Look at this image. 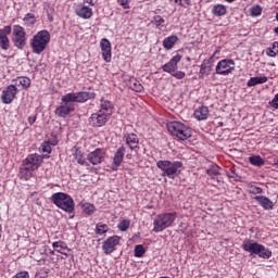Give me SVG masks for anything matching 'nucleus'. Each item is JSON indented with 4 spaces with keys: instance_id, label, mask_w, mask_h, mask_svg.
Masks as SVG:
<instances>
[{
    "instance_id": "nucleus-1",
    "label": "nucleus",
    "mask_w": 278,
    "mask_h": 278,
    "mask_svg": "<svg viewBox=\"0 0 278 278\" xmlns=\"http://www.w3.org/2000/svg\"><path fill=\"white\" fill-rule=\"evenodd\" d=\"M97 97L94 92H72L66 93L61 98L62 104L56 108L55 114L60 118H66L71 112H75V103H86L89 99H94Z\"/></svg>"
},
{
    "instance_id": "nucleus-2",
    "label": "nucleus",
    "mask_w": 278,
    "mask_h": 278,
    "mask_svg": "<svg viewBox=\"0 0 278 278\" xmlns=\"http://www.w3.org/2000/svg\"><path fill=\"white\" fill-rule=\"evenodd\" d=\"M157 168L162 170V177H168V179H175L181 175V168L184 163L180 161H159L156 163Z\"/></svg>"
},
{
    "instance_id": "nucleus-3",
    "label": "nucleus",
    "mask_w": 278,
    "mask_h": 278,
    "mask_svg": "<svg viewBox=\"0 0 278 278\" xmlns=\"http://www.w3.org/2000/svg\"><path fill=\"white\" fill-rule=\"evenodd\" d=\"M51 201L56 207L63 210V212H66L67 214H73V212H75V201L67 193L56 192L52 194Z\"/></svg>"
},
{
    "instance_id": "nucleus-4",
    "label": "nucleus",
    "mask_w": 278,
    "mask_h": 278,
    "mask_svg": "<svg viewBox=\"0 0 278 278\" xmlns=\"http://www.w3.org/2000/svg\"><path fill=\"white\" fill-rule=\"evenodd\" d=\"M242 249L248 253H251V255H258V257H262L263 260H269L273 255L270 250L253 240L243 241Z\"/></svg>"
},
{
    "instance_id": "nucleus-5",
    "label": "nucleus",
    "mask_w": 278,
    "mask_h": 278,
    "mask_svg": "<svg viewBox=\"0 0 278 278\" xmlns=\"http://www.w3.org/2000/svg\"><path fill=\"white\" fill-rule=\"evenodd\" d=\"M51 42V34L48 33V30H40L38 31L30 43V47L33 49V53H36L37 55H40L45 49H47V45Z\"/></svg>"
},
{
    "instance_id": "nucleus-6",
    "label": "nucleus",
    "mask_w": 278,
    "mask_h": 278,
    "mask_svg": "<svg viewBox=\"0 0 278 278\" xmlns=\"http://www.w3.org/2000/svg\"><path fill=\"white\" fill-rule=\"evenodd\" d=\"M167 129L174 138L178 140H188L192 136V130L186 124L180 122H169L167 124Z\"/></svg>"
},
{
    "instance_id": "nucleus-7",
    "label": "nucleus",
    "mask_w": 278,
    "mask_h": 278,
    "mask_svg": "<svg viewBox=\"0 0 278 278\" xmlns=\"http://www.w3.org/2000/svg\"><path fill=\"white\" fill-rule=\"evenodd\" d=\"M177 218V213H163L159 214L153 222V231L155 233H160L164 231V229H168V227L173 226L175 219Z\"/></svg>"
},
{
    "instance_id": "nucleus-8",
    "label": "nucleus",
    "mask_w": 278,
    "mask_h": 278,
    "mask_svg": "<svg viewBox=\"0 0 278 278\" xmlns=\"http://www.w3.org/2000/svg\"><path fill=\"white\" fill-rule=\"evenodd\" d=\"M12 41L14 43V47H16L17 49H25L27 45V34L25 33V28H23V26H13Z\"/></svg>"
},
{
    "instance_id": "nucleus-9",
    "label": "nucleus",
    "mask_w": 278,
    "mask_h": 278,
    "mask_svg": "<svg viewBox=\"0 0 278 278\" xmlns=\"http://www.w3.org/2000/svg\"><path fill=\"white\" fill-rule=\"evenodd\" d=\"M236 70V62L231 59H224L219 61L215 67L217 75H229Z\"/></svg>"
},
{
    "instance_id": "nucleus-10",
    "label": "nucleus",
    "mask_w": 278,
    "mask_h": 278,
    "mask_svg": "<svg viewBox=\"0 0 278 278\" xmlns=\"http://www.w3.org/2000/svg\"><path fill=\"white\" fill-rule=\"evenodd\" d=\"M110 113H104L102 110H99L97 113L91 114L89 123L93 127H103V125L110 121Z\"/></svg>"
},
{
    "instance_id": "nucleus-11",
    "label": "nucleus",
    "mask_w": 278,
    "mask_h": 278,
    "mask_svg": "<svg viewBox=\"0 0 278 278\" xmlns=\"http://www.w3.org/2000/svg\"><path fill=\"white\" fill-rule=\"evenodd\" d=\"M42 160H45V156L40 154H29L24 160V166H26L28 170H38V168H40V164H42Z\"/></svg>"
},
{
    "instance_id": "nucleus-12",
    "label": "nucleus",
    "mask_w": 278,
    "mask_h": 278,
    "mask_svg": "<svg viewBox=\"0 0 278 278\" xmlns=\"http://www.w3.org/2000/svg\"><path fill=\"white\" fill-rule=\"evenodd\" d=\"M121 243V237L113 236L108 238L102 243V251L105 253V255H112L114 251H116V247Z\"/></svg>"
},
{
    "instance_id": "nucleus-13",
    "label": "nucleus",
    "mask_w": 278,
    "mask_h": 278,
    "mask_svg": "<svg viewBox=\"0 0 278 278\" xmlns=\"http://www.w3.org/2000/svg\"><path fill=\"white\" fill-rule=\"evenodd\" d=\"M18 92V89H16V86L10 85L8 86L3 91L1 96L2 103L5 105H10L16 99V93Z\"/></svg>"
},
{
    "instance_id": "nucleus-14",
    "label": "nucleus",
    "mask_w": 278,
    "mask_h": 278,
    "mask_svg": "<svg viewBox=\"0 0 278 278\" xmlns=\"http://www.w3.org/2000/svg\"><path fill=\"white\" fill-rule=\"evenodd\" d=\"M9 34H12V26H4L0 29V48L3 51H8V49H10V38H8Z\"/></svg>"
},
{
    "instance_id": "nucleus-15",
    "label": "nucleus",
    "mask_w": 278,
    "mask_h": 278,
    "mask_svg": "<svg viewBox=\"0 0 278 278\" xmlns=\"http://www.w3.org/2000/svg\"><path fill=\"white\" fill-rule=\"evenodd\" d=\"M102 58L104 62H112V43L106 38L100 41Z\"/></svg>"
},
{
    "instance_id": "nucleus-16",
    "label": "nucleus",
    "mask_w": 278,
    "mask_h": 278,
    "mask_svg": "<svg viewBox=\"0 0 278 278\" xmlns=\"http://www.w3.org/2000/svg\"><path fill=\"white\" fill-rule=\"evenodd\" d=\"M179 62H181V54H176L168 63L163 65L162 70L164 73H170L173 75V73L177 71V64H179Z\"/></svg>"
},
{
    "instance_id": "nucleus-17",
    "label": "nucleus",
    "mask_w": 278,
    "mask_h": 278,
    "mask_svg": "<svg viewBox=\"0 0 278 278\" xmlns=\"http://www.w3.org/2000/svg\"><path fill=\"white\" fill-rule=\"evenodd\" d=\"M214 56L210 59H205L200 67V77H207L210 73H212V68H214Z\"/></svg>"
},
{
    "instance_id": "nucleus-18",
    "label": "nucleus",
    "mask_w": 278,
    "mask_h": 278,
    "mask_svg": "<svg viewBox=\"0 0 278 278\" xmlns=\"http://www.w3.org/2000/svg\"><path fill=\"white\" fill-rule=\"evenodd\" d=\"M103 150L98 148L96 149L93 152H90L87 155V160L88 162H90V164H93V166H97V164H101V162H103Z\"/></svg>"
},
{
    "instance_id": "nucleus-19",
    "label": "nucleus",
    "mask_w": 278,
    "mask_h": 278,
    "mask_svg": "<svg viewBox=\"0 0 278 278\" xmlns=\"http://www.w3.org/2000/svg\"><path fill=\"white\" fill-rule=\"evenodd\" d=\"M75 12L80 18H91L92 16V9L84 4H78L75 9Z\"/></svg>"
},
{
    "instance_id": "nucleus-20",
    "label": "nucleus",
    "mask_w": 278,
    "mask_h": 278,
    "mask_svg": "<svg viewBox=\"0 0 278 278\" xmlns=\"http://www.w3.org/2000/svg\"><path fill=\"white\" fill-rule=\"evenodd\" d=\"M124 138L126 139V143L128 144L129 149H131V151H134V149H138L140 140L136 134H126L124 135Z\"/></svg>"
},
{
    "instance_id": "nucleus-21",
    "label": "nucleus",
    "mask_w": 278,
    "mask_h": 278,
    "mask_svg": "<svg viewBox=\"0 0 278 278\" xmlns=\"http://www.w3.org/2000/svg\"><path fill=\"white\" fill-rule=\"evenodd\" d=\"M193 116L197 121H207V116H210V109H207V106H200L194 111Z\"/></svg>"
},
{
    "instance_id": "nucleus-22",
    "label": "nucleus",
    "mask_w": 278,
    "mask_h": 278,
    "mask_svg": "<svg viewBox=\"0 0 278 278\" xmlns=\"http://www.w3.org/2000/svg\"><path fill=\"white\" fill-rule=\"evenodd\" d=\"M255 201L263 207V210H273V201L270 199L266 198V195H256Z\"/></svg>"
},
{
    "instance_id": "nucleus-23",
    "label": "nucleus",
    "mask_w": 278,
    "mask_h": 278,
    "mask_svg": "<svg viewBox=\"0 0 278 278\" xmlns=\"http://www.w3.org/2000/svg\"><path fill=\"white\" fill-rule=\"evenodd\" d=\"M123 157H125V147H121L115 152V155L113 157V165L118 168L121 164H123Z\"/></svg>"
},
{
    "instance_id": "nucleus-24",
    "label": "nucleus",
    "mask_w": 278,
    "mask_h": 278,
    "mask_svg": "<svg viewBox=\"0 0 278 278\" xmlns=\"http://www.w3.org/2000/svg\"><path fill=\"white\" fill-rule=\"evenodd\" d=\"M177 40H179V38L175 35H172V36L165 38L163 40L164 49H166L167 51H170V49H173V47H175V45H177Z\"/></svg>"
},
{
    "instance_id": "nucleus-25",
    "label": "nucleus",
    "mask_w": 278,
    "mask_h": 278,
    "mask_svg": "<svg viewBox=\"0 0 278 278\" xmlns=\"http://www.w3.org/2000/svg\"><path fill=\"white\" fill-rule=\"evenodd\" d=\"M266 81H268V77L266 76L251 77L248 80V88H253V86H257L260 84H266Z\"/></svg>"
},
{
    "instance_id": "nucleus-26",
    "label": "nucleus",
    "mask_w": 278,
    "mask_h": 278,
    "mask_svg": "<svg viewBox=\"0 0 278 278\" xmlns=\"http://www.w3.org/2000/svg\"><path fill=\"white\" fill-rule=\"evenodd\" d=\"M73 155L76 160V162H78V164H80V166H88V163H86V159L84 157V153H81V151L77 148H73Z\"/></svg>"
},
{
    "instance_id": "nucleus-27",
    "label": "nucleus",
    "mask_w": 278,
    "mask_h": 278,
    "mask_svg": "<svg viewBox=\"0 0 278 278\" xmlns=\"http://www.w3.org/2000/svg\"><path fill=\"white\" fill-rule=\"evenodd\" d=\"M100 110L103 112H112L114 110V104L110 100H106L105 98H102L100 100Z\"/></svg>"
},
{
    "instance_id": "nucleus-28",
    "label": "nucleus",
    "mask_w": 278,
    "mask_h": 278,
    "mask_svg": "<svg viewBox=\"0 0 278 278\" xmlns=\"http://www.w3.org/2000/svg\"><path fill=\"white\" fill-rule=\"evenodd\" d=\"M212 14H214V16H225V14H227V8L222 4L214 5L212 9Z\"/></svg>"
},
{
    "instance_id": "nucleus-29",
    "label": "nucleus",
    "mask_w": 278,
    "mask_h": 278,
    "mask_svg": "<svg viewBox=\"0 0 278 278\" xmlns=\"http://www.w3.org/2000/svg\"><path fill=\"white\" fill-rule=\"evenodd\" d=\"M249 162L250 164H252V166H257V167L264 166L265 164L264 159H262V156L260 155L250 156Z\"/></svg>"
},
{
    "instance_id": "nucleus-30",
    "label": "nucleus",
    "mask_w": 278,
    "mask_h": 278,
    "mask_svg": "<svg viewBox=\"0 0 278 278\" xmlns=\"http://www.w3.org/2000/svg\"><path fill=\"white\" fill-rule=\"evenodd\" d=\"M206 173L212 179H216L220 175V167L218 165H211Z\"/></svg>"
},
{
    "instance_id": "nucleus-31",
    "label": "nucleus",
    "mask_w": 278,
    "mask_h": 278,
    "mask_svg": "<svg viewBox=\"0 0 278 278\" xmlns=\"http://www.w3.org/2000/svg\"><path fill=\"white\" fill-rule=\"evenodd\" d=\"M31 173H34V169H28L27 166H24L20 169V177L21 179H25L27 181L31 179Z\"/></svg>"
},
{
    "instance_id": "nucleus-32",
    "label": "nucleus",
    "mask_w": 278,
    "mask_h": 278,
    "mask_svg": "<svg viewBox=\"0 0 278 278\" xmlns=\"http://www.w3.org/2000/svg\"><path fill=\"white\" fill-rule=\"evenodd\" d=\"M130 88L131 90H135V92H142V90H144V87H142V84H140L139 80H136V78H132L130 80Z\"/></svg>"
},
{
    "instance_id": "nucleus-33",
    "label": "nucleus",
    "mask_w": 278,
    "mask_h": 278,
    "mask_svg": "<svg viewBox=\"0 0 278 278\" xmlns=\"http://www.w3.org/2000/svg\"><path fill=\"white\" fill-rule=\"evenodd\" d=\"M52 247H53V249H55V251H58V253H60L62 251H66V249H68V245H66V243L64 241L53 242Z\"/></svg>"
},
{
    "instance_id": "nucleus-34",
    "label": "nucleus",
    "mask_w": 278,
    "mask_h": 278,
    "mask_svg": "<svg viewBox=\"0 0 278 278\" xmlns=\"http://www.w3.org/2000/svg\"><path fill=\"white\" fill-rule=\"evenodd\" d=\"M96 233L99 236H103V233H108V225L106 224H97Z\"/></svg>"
},
{
    "instance_id": "nucleus-35",
    "label": "nucleus",
    "mask_w": 278,
    "mask_h": 278,
    "mask_svg": "<svg viewBox=\"0 0 278 278\" xmlns=\"http://www.w3.org/2000/svg\"><path fill=\"white\" fill-rule=\"evenodd\" d=\"M17 81L23 88H29L31 86V79L29 77H20Z\"/></svg>"
},
{
    "instance_id": "nucleus-36",
    "label": "nucleus",
    "mask_w": 278,
    "mask_h": 278,
    "mask_svg": "<svg viewBox=\"0 0 278 278\" xmlns=\"http://www.w3.org/2000/svg\"><path fill=\"white\" fill-rule=\"evenodd\" d=\"M147 251L144 250V245L138 244L135 247V257H142Z\"/></svg>"
},
{
    "instance_id": "nucleus-37",
    "label": "nucleus",
    "mask_w": 278,
    "mask_h": 278,
    "mask_svg": "<svg viewBox=\"0 0 278 278\" xmlns=\"http://www.w3.org/2000/svg\"><path fill=\"white\" fill-rule=\"evenodd\" d=\"M129 225H131V222H129V219H123L117 227L119 231H127L129 229Z\"/></svg>"
},
{
    "instance_id": "nucleus-38",
    "label": "nucleus",
    "mask_w": 278,
    "mask_h": 278,
    "mask_svg": "<svg viewBox=\"0 0 278 278\" xmlns=\"http://www.w3.org/2000/svg\"><path fill=\"white\" fill-rule=\"evenodd\" d=\"M83 210L86 214H88L89 216L94 214V205L90 204V203H85L83 205Z\"/></svg>"
},
{
    "instance_id": "nucleus-39",
    "label": "nucleus",
    "mask_w": 278,
    "mask_h": 278,
    "mask_svg": "<svg viewBox=\"0 0 278 278\" xmlns=\"http://www.w3.org/2000/svg\"><path fill=\"white\" fill-rule=\"evenodd\" d=\"M39 151H41V153H51V143H49V141L41 143Z\"/></svg>"
},
{
    "instance_id": "nucleus-40",
    "label": "nucleus",
    "mask_w": 278,
    "mask_h": 278,
    "mask_svg": "<svg viewBox=\"0 0 278 278\" xmlns=\"http://www.w3.org/2000/svg\"><path fill=\"white\" fill-rule=\"evenodd\" d=\"M251 16H260L262 14V7L254 5L250 9Z\"/></svg>"
},
{
    "instance_id": "nucleus-41",
    "label": "nucleus",
    "mask_w": 278,
    "mask_h": 278,
    "mask_svg": "<svg viewBox=\"0 0 278 278\" xmlns=\"http://www.w3.org/2000/svg\"><path fill=\"white\" fill-rule=\"evenodd\" d=\"M153 23H154V25L160 29V28L164 27L165 21L163 20L162 16L156 15V16H154Z\"/></svg>"
},
{
    "instance_id": "nucleus-42",
    "label": "nucleus",
    "mask_w": 278,
    "mask_h": 278,
    "mask_svg": "<svg viewBox=\"0 0 278 278\" xmlns=\"http://www.w3.org/2000/svg\"><path fill=\"white\" fill-rule=\"evenodd\" d=\"M24 21H27L30 25H34L36 23V16H34V14L27 13L24 17Z\"/></svg>"
},
{
    "instance_id": "nucleus-43",
    "label": "nucleus",
    "mask_w": 278,
    "mask_h": 278,
    "mask_svg": "<svg viewBox=\"0 0 278 278\" xmlns=\"http://www.w3.org/2000/svg\"><path fill=\"white\" fill-rule=\"evenodd\" d=\"M250 192L252 194H262L263 190L260 187L252 186L250 187Z\"/></svg>"
},
{
    "instance_id": "nucleus-44",
    "label": "nucleus",
    "mask_w": 278,
    "mask_h": 278,
    "mask_svg": "<svg viewBox=\"0 0 278 278\" xmlns=\"http://www.w3.org/2000/svg\"><path fill=\"white\" fill-rule=\"evenodd\" d=\"M172 75H173V77H176V79H184V77H186V73H184L181 71L173 73Z\"/></svg>"
},
{
    "instance_id": "nucleus-45",
    "label": "nucleus",
    "mask_w": 278,
    "mask_h": 278,
    "mask_svg": "<svg viewBox=\"0 0 278 278\" xmlns=\"http://www.w3.org/2000/svg\"><path fill=\"white\" fill-rule=\"evenodd\" d=\"M269 103L271 108H275V110H278V93L274 97V99Z\"/></svg>"
},
{
    "instance_id": "nucleus-46",
    "label": "nucleus",
    "mask_w": 278,
    "mask_h": 278,
    "mask_svg": "<svg viewBox=\"0 0 278 278\" xmlns=\"http://www.w3.org/2000/svg\"><path fill=\"white\" fill-rule=\"evenodd\" d=\"M175 3H178V5L186 8V5H190V0H175Z\"/></svg>"
},
{
    "instance_id": "nucleus-47",
    "label": "nucleus",
    "mask_w": 278,
    "mask_h": 278,
    "mask_svg": "<svg viewBox=\"0 0 278 278\" xmlns=\"http://www.w3.org/2000/svg\"><path fill=\"white\" fill-rule=\"evenodd\" d=\"M117 3H119V5H123L125 10L129 8V0H117Z\"/></svg>"
},
{
    "instance_id": "nucleus-48",
    "label": "nucleus",
    "mask_w": 278,
    "mask_h": 278,
    "mask_svg": "<svg viewBox=\"0 0 278 278\" xmlns=\"http://www.w3.org/2000/svg\"><path fill=\"white\" fill-rule=\"evenodd\" d=\"M278 53V50L275 49H267V55H269V58H275Z\"/></svg>"
},
{
    "instance_id": "nucleus-49",
    "label": "nucleus",
    "mask_w": 278,
    "mask_h": 278,
    "mask_svg": "<svg viewBox=\"0 0 278 278\" xmlns=\"http://www.w3.org/2000/svg\"><path fill=\"white\" fill-rule=\"evenodd\" d=\"M28 123H29V125H34L36 123V116H29Z\"/></svg>"
},
{
    "instance_id": "nucleus-50",
    "label": "nucleus",
    "mask_w": 278,
    "mask_h": 278,
    "mask_svg": "<svg viewBox=\"0 0 278 278\" xmlns=\"http://www.w3.org/2000/svg\"><path fill=\"white\" fill-rule=\"evenodd\" d=\"M228 177L230 179H236V177H238V175L235 172H230V173H228Z\"/></svg>"
},
{
    "instance_id": "nucleus-51",
    "label": "nucleus",
    "mask_w": 278,
    "mask_h": 278,
    "mask_svg": "<svg viewBox=\"0 0 278 278\" xmlns=\"http://www.w3.org/2000/svg\"><path fill=\"white\" fill-rule=\"evenodd\" d=\"M84 3H88L89 5H96L97 1H94V0H85Z\"/></svg>"
},
{
    "instance_id": "nucleus-52",
    "label": "nucleus",
    "mask_w": 278,
    "mask_h": 278,
    "mask_svg": "<svg viewBox=\"0 0 278 278\" xmlns=\"http://www.w3.org/2000/svg\"><path fill=\"white\" fill-rule=\"evenodd\" d=\"M273 49H274V51H277V49H278V41H275L273 43Z\"/></svg>"
},
{
    "instance_id": "nucleus-53",
    "label": "nucleus",
    "mask_w": 278,
    "mask_h": 278,
    "mask_svg": "<svg viewBox=\"0 0 278 278\" xmlns=\"http://www.w3.org/2000/svg\"><path fill=\"white\" fill-rule=\"evenodd\" d=\"M227 1V3H233V1H236V0H226Z\"/></svg>"
},
{
    "instance_id": "nucleus-54",
    "label": "nucleus",
    "mask_w": 278,
    "mask_h": 278,
    "mask_svg": "<svg viewBox=\"0 0 278 278\" xmlns=\"http://www.w3.org/2000/svg\"><path fill=\"white\" fill-rule=\"evenodd\" d=\"M274 31H275V34H278V27H276V28L274 29Z\"/></svg>"
},
{
    "instance_id": "nucleus-55",
    "label": "nucleus",
    "mask_w": 278,
    "mask_h": 278,
    "mask_svg": "<svg viewBox=\"0 0 278 278\" xmlns=\"http://www.w3.org/2000/svg\"><path fill=\"white\" fill-rule=\"evenodd\" d=\"M52 144H53V147H55L56 143L54 142V143H52Z\"/></svg>"
}]
</instances>
